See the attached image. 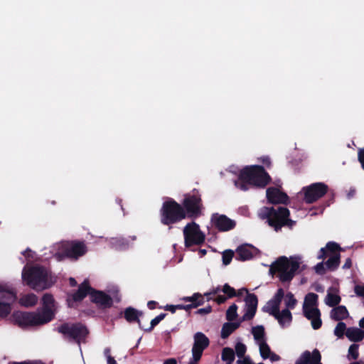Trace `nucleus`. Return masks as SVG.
<instances>
[{
    "mask_svg": "<svg viewBox=\"0 0 364 364\" xmlns=\"http://www.w3.org/2000/svg\"><path fill=\"white\" fill-rule=\"evenodd\" d=\"M183 205L186 210L173 200L164 203L161 208V223L164 225L175 223L188 216L198 215L200 211V198L196 196H187L184 199Z\"/></svg>",
    "mask_w": 364,
    "mask_h": 364,
    "instance_id": "nucleus-1",
    "label": "nucleus"
},
{
    "mask_svg": "<svg viewBox=\"0 0 364 364\" xmlns=\"http://www.w3.org/2000/svg\"><path fill=\"white\" fill-rule=\"evenodd\" d=\"M43 308L36 312H16L13 317L15 323L21 327L45 324L52 320L54 315V300L50 294L43 297Z\"/></svg>",
    "mask_w": 364,
    "mask_h": 364,
    "instance_id": "nucleus-2",
    "label": "nucleus"
},
{
    "mask_svg": "<svg viewBox=\"0 0 364 364\" xmlns=\"http://www.w3.org/2000/svg\"><path fill=\"white\" fill-rule=\"evenodd\" d=\"M22 279L27 285L37 291L48 289L55 282L49 271L40 265L26 264L22 271Z\"/></svg>",
    "mask_w": 364,
    "mask_h": 364,
    "instance_id": "nucleus-3",
    "label": "nucleus"
},
{
    "mask_svg": "<svg viewBox=\"0 0 364 364\" xmlns=\"http://www.w3.org/2000/svg\"><path fill=\"white\" fill-rule=\"evenodd\" d=\"M269 180V176L262 166H247L240 171L239 178L235 181V185L242 191H247L252 185L264 187Z\"/></svg>",
    "mask_w": 364,
    "mask_h": 364,
    "instance_id": "nucleus-4",
    "label": "nucleus"
},
{
    "mask_svg": "<svg viewBox=\"0 0 364 364\" xmlns=\"http://www.w3.org/2000/svg\"><path fill=\"white\" fill-rule=\"evenodd\" d=\"M301 263V258L299 256L291 257L289 259L286 257H281L272 263L269 272L271 274H277L281 282H289L294 277Z\"/></svg>",
    "mask_w": 364,
    "mask_h": 364,
    "instance_id": "nucleus-5",
    "label": "nucleus"
},
{
    "mask_svg": "<svg viewBox=\"0 0 364 364\" xmlns=\"http://www.w3.org/2000/svg\"><path fill=\"white\" fill-rule=\"evenodd\" d=\"M283 296L284 290L279 289L273 298L263 307V310L273 316L282 328H287L291 325L292 314L287 309L280 310V304Z\"/></svg>",
    "mask_w": 364,
    "mask_h": 364,
    "instance_id": "nucleus-6",
    "label": "nucleus"
},
{
    "mask_svg": "<svg viewBox=\"0 0 364 364\" xmlns=\"http://www.w3.org/2000/svg\"><path fill=\"white\" fill-rule=\"evenodd\" d=\"M87 252L86 246L80 242H62L53 247L52 252L58 260L64 258L77 259Z\"/></svg>",
    "mask_w": 364,
    "mask_h": 364,
    "instance_id": "nucleus-7",
    "label": "nucleus"
},
{
    "mask_svg": "<svg viewBox=\"0 0 364 364\" xmlns=\"http://www.w3.org/2000/svg\"><path fill=\"white\" fill-rule=\"evenodd\" d=\"M289 211L287 208L280 207L277 209L274 208L264 207L259 210V215L261 218H267L269 225L274 227L276 230L284 225H288L290 220L288 217Z\"/></svg>",
    "mask_w": 364,
    "mask_h": 364,
    "instance_id": "nucleus-8",
    "label": "nucleus"
},
{
    "mask_svg": "<svg viewBox=\"0 0 364 364\" xmlns=\"http://www.w3.org/2000/svg\"><path fill=\"white\" fill-rule=\"evenodd\" d=\"M303 313L304 316L311 321L314 329H318L322 325L321 312L318 309V295L309 293L306 295L303 304Z\"/></svg>",
    "mask_w": 364,
    "mask_h": 364,
    "instance_id": "nucleus-9",
    "label": "nucleus"
},
{
    "mask_svg": "<svg viewBox=\"0 0 364 364\" xmlns=\"http://www.w3.org/2000/svg\"><path fill=\"white\" fill-rule=\"evenodd\" d=\"M87 294H90L92 301L100 305L107 306L112 304L111 299L102 291H94L88 284L87 280L80 286L78 291L73 294L72 297L74 301H81Z\"/></svg>",
    "mask_w": 364,
    "mask_h": 364,
    "instance_id": "nucleus-10",
    "label": "nucleus"
},
{
    "mask_svg": "<svg viewBox=\"0 0 364 364\" xmlns=\"http://www.w3.org/2000/svg\"><path fill=\"white\" fill-rule=\"evenodd\" d=\"M340 250L339 245L333 242H329L326 244L325 247H322L320 253L318 255V259H324L328 257V259L326 262V267L328 269H336L340 263Z\"/></svg>",
    "mask_w": 364,
    "mask_h": 364,
    "instance_id": "nucleus-11",
    "label": "nucleus"
},
{
    "mask_svg": "<svg viewBox=\"0 0 364 364\" xmlns=\"http://www.w3.org/2000/svg\"><path fill=\"white\" fill-rule=\"evenodd\" d=\"M184 242L186 247L200 245L205 239V235L203 232L200 226L194 222L188 223L183 230Z\"/></svg>",
    "mask_w": 364,
    "mask_h": 364,
    "instance_id": "nucleus-12",
    "label": "nucleus"
},
{
    "mask_svg": "<svg viewBox=\"0 0 364 364\" xmlns=\"http://www.w3.org/2000/svg\"><path fill=\"white\" fill-rule=\"evenodd\" d=\"M58 331L65 338L73 339L77 343L83 340L88 333L86 327L80 323H64L58 328Z\"/></svg>",
    "mask_w": 364,
    "mask_h": 364,
    "instance_id": "nucleus-13",
    "label": "nucleus"
},
{
    "mask_svg": "<svg viewBox=\"0 0 364 364\" xmlns=\"http://www.w3.org/2000/svg\"><path fill=\"white\" fill-rule=\"evenodd\" d=\"M16 300L14 292L0 284V317H5L11 312V304Z\"/></svg>",
    "mask_w": 364,
    "mask_h": 364,
    "instance_id": "nucleus-14",
    "label": "nucleus"
},
{
    "mask_svg": "<svg viewBox=\"0 0 364 364\" xmlns=\"http://www.w3.org/2000/svg\"><path fill=\"white\" fill-rule=\"evenodd\" d=\"M328 187L322 183H313L303 188L304 200L307 203H311L322 197L327 191Z\"/></svg>",
    "mask_w": 364,
    "mask_h": 364,
    "instance_id": "nucleus-15",
    "label": "nucleus"
},
{
    "mask_svg": "<svg viewBox=\"0 0 364 364\" xmlns=\"http://www.w3.org/2000/svg\"><path fill=\"white\" fill-rule=\"evenodd\" d=\"M212 224L221 231H228L233 228L235 223L225 215L213 214L211 218Z\"/></svg>",
    "mask_w": 364,
    "mask_h": 364,
    "instance_id": "nucleus-16",
    "label": "nucleus"
},
{
    "mask_svg": "<svg viewBox=\"0 0 364 364\" xmlns=\"http://www.w3.org/2000/svg\"><path fill=\"white\" fill-rule=\"evenodd\" d=\"M209 343L208 338L203 333L197 332L193 336V345L191 352L202 355L203 350L209 346Z\"/></svg>",
    "mask_w": 364,
    "mask_h": 364,
    "instance_id": "nucleus-17",
    "label": "nucleus"
},
{
    "mask_svg": "<svg viewBox=\"0 0 364 364\" xmlns=\"http://www.w3.org/2000/svg\"><path fill=\"white\" fill-rule=\"evenodd\" d=\"M258 250L250 245H242L236 250L235 258L238 260L245 261L252 259L257 255Z\"/></svg>",
    "mask_w": 364,
    "mask_h": 364,
    "instance_id": "nucleus-18",
    "label": "nucleus"
},
{
    "mask_svg": "<svg viewBox=\"0 0 364 364\" xmlns=\"http://www.w3.org/2000/svg\"><path fill=\"white\" fill-rule=\"evenodd\" d=\"M257 306V299L254 294H247L245 298V314L243 320H250L252 318L256 313Z\"/></svg>",
    "mask_w": 364,
    "mask_h": 364,
    "instance_id": "nucleus-19",
    "label": "nucleus"
},
{
    "mask_svg": "<svg viewBox=\"0 0 364 364\" xmlns=\"http://www.w3.org/2000/svg\"><path fill=\"white\" fill-rule=\"evenodd\" d=\"M320 352L315 349L312 353L306 350L296 360V364H322Z\"/></svg>",
    "mask_w": 364,
    "mask_h": 364,
    "instance_id": "nucleus-20",
    "label": "nucleus"
},
{
    "mask_svg": "<svg viewBox=\"0 0 364 364\" xmlns=\"http://www.w3.org/2000/svg\"><path fill=\"white\" fill-rule=\"evenodd\" d=\"M267 198L271 203L287 204L289 200L287 195L277 188H269L267 190Z\"/></svg>",
    "mask_w": 364,
    "mask_h": 364,
    "instance_id": "nucleus-21",
    "label": "nucleus"
},
{
    "mask_svg": "<svg viewBox=\"0 0 364 364\" xmlns=\"http://www.w3.org/2000/svg\"><path fill=\"white\" fill-rule=\"evenodd\" d=\"M339 290L337 287H332L328 289L324 303L328 306H335L341 302Z\"/></svg>",
    "mask_w": 364,
    "mask_h": 364,
    "instance_id": "nucleus-22",
    "label": "nucleus"
},
{
    "mask_svg": "<svg viewBox=\"0 0 364 364\" xmlns=\"http://www.w3.org/2000/svg\"><path fill=\"white\" fill-rule=\"evenodd\" d=\"M259 350V353L262 359H269L272 362L278 361L280 357L272 352L269 345L266 342L257 345Z\"/></svg>",
    "mask_w": 364,
    "mask_h": 364,
    "instance_id": "nucleus-23",
    "label": "nucleus"
},
{
    "mask_svg": "<svg viewBox=\"0 0 364 364\" xmlns=\"http://www.w3.org/2000/svg\"><path fill=\"white\" fill-rule=\"evenodd\" d=\"M346 336L350 341L358 342L364 338V331L356 327L348 328L346 330Z\"/></svg>",
    "mask_w": 364,
    "mask_h": 364,
    "instance_id": "nucleus-24",
    "label": "nucleus"
},
{
    "mask_svg": "<svg viewBox=\"0 0 364 364\" xmlns=\"http://www.w3.org/2000/svg\"><path fill=\"white\" fill-rule=\"evenodd\" d=\"M348 311L344 306H338L330 312V317L335 321L343 320L348 318Z\"/></svg>",
    "mask_w": 364,
    "mask_h": 364,
    "instance_id": "nucleus-25",
    "label": "nucleus"
},
{
    "mask_svg": "<svg viewBox=\"0 0 364 364\" xmlns=\"http://www.w3.org/2000/svg\"><path fill=\"white\" fill-rule=\"evenodd\" d=\"M141 315L142 313L141 311H139L136 309L132 307L127 308L124 311V317L126 320L129 322H138L140 328L141 323L139 318Z\"/></svg>",
    "mask_w": 364,
    "mask_h": 364,
    "instance_id": "nucleus-26",
    "label": "nucleus"
},
{
    "mask_svg": "<svg viewBox=\"0 0 364 364\" xmlns=\"http://www.w3.org/2000/svg\"><path fill=\"white\" fill-rule=\"evenodd\" d=\"M252 333L257 345L267 341L264 328L262 326L253 327L252 328Z\"/></svg>",
    "mask_w": 364,
    "mask_h": 364,
    "instance_id": "nucleus-27",
    "label": "nucleus"
},
{
    "mask_svg": "<svg viewBox=\"0 0 364 364\" xmlns=\"http://www.w3.org/2000/svg\"><path fill=\"white\" fill-rule=\"evenodd\" d=\"M235 351L233 349L225 347L223 349L221 353V359L225 362V364H232L235 360Z\"/></svg>",
    "mask_w": 364,
    "mask_h": 364,
    "instance_id": "nucleus-28",
    "label": "nucleus"
},
{
    "mask_svg": "<svg viewBox=\"0 0 364 364\" xmlns=\"http://www.w3.org/2000/svg\"><path fill=\"white\" fill-rule=\"evenodd\" d=\"M238 323H225L223 324L221 330V337L228 338L235 330L239 327Z\"/></svg>",
    "mask_w": 364,
    "mask_h": 364,
    "instance_id": "nucleus-29",
    "label": "nucleus"
},
{
    "mask_svg": "<svg viewBox=\"0 0 364 364\" xmlns=\"http://www.w3.org/2000/svg\"><path fill=\"white\" fill-rule=\"evenodd\" d=\"M38 301L37 296L33 294H29L23 296L20 299V304L24 306H32L36 304Z\"/></svg>",
    "mask_w": 364,
    "mask_h": 364,
    "instance_id": "nucleus-30",
    "label": "nucleus"
},
{
    "mask_svg": "<svg viewBox=\"0 0 364 364\" xmlns=\"http://www.w3.org/2000/svg\"><path fill=\"white\" fill-rule=\"evenodd\" d=\"M284 301L286 308L289 310L294 309L297 304V300L295 299L294 294L291 292L287 293L286 295L284 294L282 298Z\"/></svg>",
    "mask_w": 364,
    "mask_h": 364,
    "instance_id": "nucleus-31",
    "label": "nucleus"
},
{
    "mask_svg": "<svg viewBox=\"0 0 364 364\" xmlns=\"http://www.w3.org/2000/svg\"><path fill=\"white\" fill-rule=\"evenodd\" d=\"M111 245L117 250L124 249L127 246V242L123 238H112Z\"/></svg>",
    "mask_w": 364,
    "mask_h": 364,
    "instance_id": "nucleus-32",
    "label": "nucleus"
},
{
    "mask_svg": "<svg viewBox=\"0 0 364 364\" xmlns=\"http://www.w3.org/2000/svg\"><path fill=\"white\" fill-rule=\"evenodd\" d=\"M235 349V355L236 354L238 358L245 357L247 347L244 343L240 342L237 343Z\"/></svg>",
    "mask_w": 364,
    "mask_h": 364,
    "instance_id": "nucleus-33",
    "label": "nucleus"
},
{
    "mask_svg": "<svg viewBox=\"0 0 364 364\" xmlns=\"http://www.w3.org/2000/svg\"><path fill=\"white\" fill-rule=\"evenodd\" d=\"M359 356L358 353V345L357 344H352L348 349V360H356Z\"/></svg>",
    "mask_w": 364,
    "mask_h": 364,
    "instance_id": "nucleus-34",
    "label": "nucleus"
},
{
    "mask_svg": "<svg viewBox=\"0 0 364 364\" xmlns=\"http://www.w3.org/2000/svg\"><path fill=\"white\" fill-rule=\"evenodd\" d=\"M237 306L235 304L231 305L226 312L227 319L229 321H232L237 317Z\"/></svg>",
    "mask_w": 364,
    "mask_h": 364,
    "instance_id": "nucleus-35",
    "label": "nucleus"
},
{
    "mask_svg": "<svg viewBox=\"0 0 364 364\" xmlns=\"http://www.w3.org/2000/svg\"><path fill=\"white\" fill-rule=\"evenodd\" d=\"M346 326L343 322H339L334 329V334L338 338L343 337L345 331L346 332Z\"/></svg>",
    "mask_w": 364,
    "mask_h": 364,
    "instance_id": "nucleus-36",
    "label": "nucleus"
},
{
    "mask_svg": "<svg viewBox=\"0 0 364 364\" xmlns=\"http://www.w3.org/2000/svg\"><path fill=\"white\" fill-rule=\"evenodd\" d=\"M233 257V252L231 250H226L223 254V264L227 265L230 263Z\"/></svg>",
    "mask_w": 364,
    "mask_h": 364,
    "instance_id": "nucleus-37",
    "label": "nucleus"
},
{
    "mask_svg": "<svg viewBox=\"0 0 364 364\" xmlns=\"http://www.w3.org/2000/svg\"><path fill=\"white\" fill-rule=\"evenodd\" d=\"M222 291L225 294H226L228 296V297H233V296H236L235 290L232 287L229 286L228 284H225L223 286Z\"/></svg>",
    "mask_w": 364,
    "mask_h": 364,
    "instance_id": "nucleus-38",
    "label": "nucleus"
},
{
    "mask_svg": "<svg viewBox=\"0 0 364 364\" xmlns=\"http://www.w3.org/2000/svg\"><path fill=\"white\" fill-rule=\"evenodd\" d=\"M104 355L107 359V364H117L116 360L111 355V350L109 348H106L104 350Z\"/></svg>",
    "mask_w": 364,
    "mask_h": 364,
    "instance_id": "nucleus-39",
    "label": "nucleus"
},
{
    "mask_svg": "<svg viewBox=\"0 0 364 364\" xmlns=\"http://www.w3.org/2000/svg\"><path fill=\"white\" fill-rule=\"evenodd\" d=\"M22 254L26 257L27 263H30L35 259V253L29 249H27L26 251L23 252ZM27 264L28 265V264Z\"/></svg>",
    "mask_w": 364,
    "mask_h": 364,
    "instance_id": "nucleus-40",
    "label": "nucleus"
},
{
    "mask_svg": "<svg viewBox=\"0 0 364 364\" xmlns=\"http://www.w3.org/2000/svg\"><path fill=\"white\" fill-rule=\"evenodd\" d=\"M165 317L164 314H161L159 316H156L154 318H153L151 321V326L147 329L148 331L152 330V328L156 326L161 321H162Z\"/></svg>",
    "mask_w": 364,
    "mask_h": 364,
    "instance_id": "nucleus-41",
    "label": "nucleus"
},
{
    "mask_svg": "<svg viewBox=\"0 0 364 364\" xmlns=\"http://www.w3.org/2000/svg\"><path fill=\"white\" fill-rule=\"evenodd\" d=\"M326 264H324L323 262L318 263L315 267L314 269L317 274H323L326 272Z\"/></svg>",
    "mask_w": 364,
    "mask_h": 364,
    "instance_id": "nucleus-42",
    "label": "nucleus"
},
{
    "mask_svg": "<svg viewBox=\"0 0 364 364\" xmlns=\"http://www.w3.org/2000/svg\"><path fill=\"white\" fill-rule=\"evenodd\" d=\"M202 355L192 353V358L190 359L188 364H198V361L200 360Z\"/></svg>",
    "mask_w": 364,
    "mask_h": 364,
    "instance_id": "nucleus-43",
    "label": "nucleus"
},
{
    "mask_svg": "<svg viewBox=\"0 0 364 364\" xmlns=\"http://www.w3.org/2000/svg\"><path fill=\"white\" fill-rule=\"evenodd\" d=\"M354 291L356 295L364 298V285H356Z\"/></svg>",
    "mask_w": 364,
    "mask_h": 364,
    "instance_id": "nucleus-44",
    "label": "nucleus"
},
{
    "mask_svg": "<svg viewBox=\"0 0 364 364\" xmlns=\"http://www.w3.org/2000/svg\"><path fill=\"white\" fill-rule=\"evenodd\" d=\"M236 363L237 364H253L251 359L248 356L238 358Z\"/></svg>",
    "mask_w": 364,
    "mask_h": 364,
    "instance_id": "nucleus-45",
    "label": "nucleus"
},
{
    "mask_svg": "<svg viewBox=\"0 0 364 364\" xmlns=\"http://www.w3.org/2000/svg\"><path fill=\"white\" fill-rule=\"evenodd\" d=\"M358 159L363 168L364 169V149H360L358 152Z\"/></svg>",
    "mask_w": 364,
    "mask_h": 364,
    "instance_id": "nucleus-46",
    "label": "nucleus"
},
{
    "mask_svg": "<svg viewBox=\"0 0 364 364\" xmlns=\"http://www.w3.org/2000/svg\"><path fill=\"white\" fill-rule=\"evenodd\" d=\"M11 364H44L41 360H30V361H24L21 363H13Z\"/></svg>",
    "mask_w": 364,
    "mask_h": 364,
    "instance_id": "nucleus-47",
    "label": "nucleus"
},
{
    "mask_svg": "<svg viewBox=\"0 0 364 364\" xmlns=\"http://www.w3.org/2000/svg\"><path fill=\"white\" fill-rule=\"evenodd\" d=\"M198 298H201V295L199 294H195L191 297L185 299V300L189 301H196Z\"/></svg>",
    "mask_w": 364,
    "mask_h": 364,
    "instance_id": "nucleus-48",
    "label": "nucleus"
},
{
    "mask_svg": "<svg viewBox=\"0 0 364 364\" xmlns=\"http://www.w3.org/2000/svg\"><path fill=\"white\" fill-rule=\"evenodd\" d=\"M352 265L351 259L350 258H348L346 260L345 264L343 266V269H349Z\"/></svg>",
    "mask_w": 364,
    "mask_h": 364,
    "instance_id": "nucleus-49",
    "label": "nucleus"
},
{
    "mask_svg": "<svg viewBox=\"0 0 364 364\" xmlns=\"http://www.w3.org/2000/svg\"><path fill=\"white\" fill-rule=\"evenodd\" d=\"M244 294H247V289L245 288H242L238 290L237 293H236V296H241Z\"/></svg>",
    "mask_w": 364,
    "mask_h": 364,
    "instance_id": "nucleus-50",
    "label": "nucleus"
},
{
    "mask_svg": "<svg viewBox=\"0 0 364 364\" xmlns=\"http://www.w3.org/2000/svg\"><path fill=\"white\" fill-rule=\"evenodd\" d=\"M226 300V297L224 296H218L215 301H217L218 304H222L223 302H225Z\"/></svg>",
    "mask_w": 364,
    "mask_h": 364,
    "instance_id": "nucleus-51",
    "label": "nucleus"
},
{
    "mask_svg": "<svg viewBox=\"0 0 364 364\" xmlns=\"http://www.w3.org/2000/svg\"><path fill=\"white\" fill-rule=\"evenodd\" d=\"M163 364H177V362L175 358H169L166 360Z\"/></svg>",
    "mask_w": 364,
    "mask_h": 364,
    "instance_id": "nucleus-52",
    "label": "nucleus"
},
{
    "mask_svg": "<svg viewBox=\"0 0 364 364\" xmlns=\"http://www.w3.org/2000/svg\"><path fill=\"white\" fill-rule=\"evenodd\" d=\"M220 291V287H216V288L213 289V290H211L210 292L205 294V295L208 296L210 294H215Z\"/></svg>",
    "mask_w": 364,
    "mask_h": 364,
    "instance_id": "nucleus-53",
    "label": "nucleus"
},
{
    "mask_svg": "<svg viewBox=\"0 0 364 364\" xmlns=\"http://www.w3.org/2000/svg\"><path fill=\"white\" fill-rule=\"evenodd\" d=\"M211 311V308L210 307H206V308H203V309H200L198 310V312L199 313H204V314H208L210 313Z\"/></svg>",
    "mask_w": 364,
    "mask_h": 364,
    "instance_id": "nucleus-54",
    "label": "nucleus"
},
{
    "mask_svg": "<svg viewBox=\"0 0 364 364\" xmlns=\"http://www.w3.org/2000/svg\"><path fill=\"white\" fill-rule=\"evenodd\" d=\"M156 302L154 301H150L147 304V306L150 309H154L155 308Z\"/></svg>",
    "mask_w": 364,
    "mask_h": 364,
    "instance_id": "nucleus-55",
    "label": "nucleus"
},
{
    "mask_svg": "<svg viewBox=\"0 0 364 364\" xmlns=\"http://www.w3.org/2000/svg\"><path fill=\"white\" fill-rule=\"evenodd\" d=\"M262 162L266 164L267 166L270 165V161L268 157H264L262 159Z\"/></svg>",
    "mask_w": 364,
    "mask_h": 364,
    "instance_id": "nucleus-56",
    "label": "nucleus"
},
{
    "mask_svg": "<svg viewBox=\"0 0 364 364\" xmlns=\"http://www.w3.org/2000/svg\"><path fill=\"white\" fill-rule=\"evenodd\" d=\"M70 284L71 286H75L77 284L76 281L73 278H70Z\"/></svg>",
    "mask_w": 364,
    "mask_h": 364,
    "instance_id": "nucleus-57",
    "label": "nucleus"
},
{
    "mask_svg": "<svg viewBox=\"0 0 364 364\" xmlns=\"http://www.w3.org/2000/svg\"><path fill=\"white\" fill-rule=\"evenodd\" d=\"M359 326H360V328H364V317L360 320Z\"/></svg>",
    "mask_w": 364,
    "mask_h": 364,
    "instance_id": "nucleus-58",
    "label": "nucleus"
},
{
    "mask_svg": "<svg viewBox=\"0 0 364 364\" xmlns=\"http://www.w3.org/2000/svg\"><path fill=\"white\" fill-rule=\"evenodd\" d=\"M199 252L201 254V255H205L206 254V250L204 249L200 250Z\"/></svg>",
    "mask_w": 364,
    "mask_h": 364,
    "instance_id": "nucleus-59",
    "label": "nucleus"
},
{
    "mask_svg": "<svg viewBox=\"0 0 364 364\" xmlns=\"http://www.w3.org/2000/svg\"><path fill=\"white\" fill-rule=\"evenodd\" d=\"M167 309L171 310V311H172L173 312L174 311V306H171L168 307Z\"/></svg>",
    "mask_w": 364,
    "mask_h": 364,
    "instance_id": "nucleus-60",
    "label": "nucleus"
},
{
    "mask_svg": "<svg viewBox=\"0 0 364 364\" xmlns=\"http://www.w3.org/2000/svg\"><path fill=\"white\" fill-rule=\"evenodd\" d=\"M197 304V305H200V301H198V302H197V304Z\"/></svg>",
    "mask_w": 364,
    "mask_h": 364,
    "instance_id": "nucleus-61",
    "label": "nucleus"
}]
</instances>
